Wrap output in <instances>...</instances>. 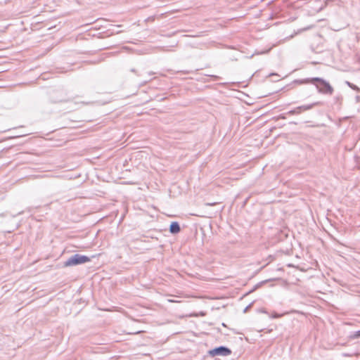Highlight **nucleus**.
<instances>
[{"mask_svg":"<svg viewBox=\"0 0 360 360\" xmlns=\"http://www.w3.org/2000/svg\"><path fill=\"white\" fill-rule=\"evenodd\" d=\"M346 84L348 86H349L351 89H352L354 91H360V89L355 84L349 82H346Z\"/></svg>","mask_w":360,"mask_h":360,"instance_id":"nucleus-6","label":"nucleus"},{"mask_svg":"<svg viewBox=\"0 0 360 360\" xmlns=\"http://www.w3.org/2000/svg\"><path fill=\"white\" fill-rule=\"evenodd\" d=\"M308 82H311L313 84H314L315 82H318V84H316V88L318 89L319 92L321 94L331 95L333 92V89L330 85V84L321 78L314 77L311 79H307L300 82V84H306Z\"/></svg>","mask_w":360,"mask_h":360,"instance_id":"nucleus-1","label":"nucleus"},{"mask_svg":"<svg viewBox=\"0 0 360 360\" xmlns=\"http://www.w3.org/2000/svg\"><path fill=\"white\" fill-rule=\"evenodd\" d=\"M283 316V314H278L277 313H274L272 314L271 317L274 318V319H277V318H280Z\"/></svg>","mask_w":360,"mask_h":360,"instance_id":"nucleus-8","label":"nucleus"},{"mask_svg":"<svg viewBox=\"0 0 360 360\" xmlns=\"http://www.w3.org/2000/svg\"><path fill=\"white\" fill-rule=\"evenodd\" d=\"M359 337H360V330L355 332L353 335H351V338L353 339L358 338Z\"/></svg>","mask_w":360,"mask_h":360,"instance_id":"nucleus-7","label":"nucleus"},{"mask_svg":"<svg viewBox=\"0 0 360 360\" xmlns=\"http://www.w3.org/2000/svg\"><path fill=\"white\" fill-rule=\"evenodd\" d=\"M231 351L229 348L224 347V346L217 347V348L210 351V354L212 356H214L217 355L228 356V355L231 354Z\"/></svg>","mask_w":360,"mask_h":360,"instance_id":"nucleus-4","label":"nucleus"},{"mask_svg":"<svg viewBox=\"0 0 360 360\" xmlns=\"http://www.w3.org/2000/svg\"><path fill=\"white\" fill-rule=\"evenodd\" d=\"M90 261V259L84 255H80L78 254L71 256L65 262V266H75L77 264H84Z\"/></svg>","mask_w":360,"mask_h":360,"instance_id":"nucleus-2","label":"nucleus"},{"mask_svg":"<svg viewBox=\"0 0 360 360\" xmlns=\"http://www.w3.org/2000/svg\"><path fill=\"white\" fill-rule=\"evenodd\" d=\"M131 72H135L136 71H135V70H134V69H132V70H131Z\"/></svg>","mask_w":360,"mask_h":360,"instance_id":"nucleus-9","label":"nucleus"},{"mask_svg":"<svg viewBox=\"0 0 360 360\" xmlns=\"http://www.w3.org/2000/svg\"><path fill=\"white\" fill-rule=\"evenodd\" d=\"M181 231L180 226L178 222L174 221L170 224L169 231L172 233H178Z\"/></svg>","mask_w":360,"mask_h":360,"instance_id":"nucleus-5","label":"nucleus"},{"mask_svg":"<svg viewBox=\"0 0 360 360\" xmlns=\"http://www.w3.org/2000/svg\"><path fill=\"white\" fill-rule=\"evenodd\" d=\"M321 104V102H315V103H313L309 104V105H303L297 107L296 108H295L292 110H290L289 112H288L287 114L288 115H298V114L301 113L302 111L311 110L314 106L319 105Z\"/></svg>","mask_w":360,"mask_h":360,"instance_id":"nucleus-3","label":"nucleus"}]
</instances>
